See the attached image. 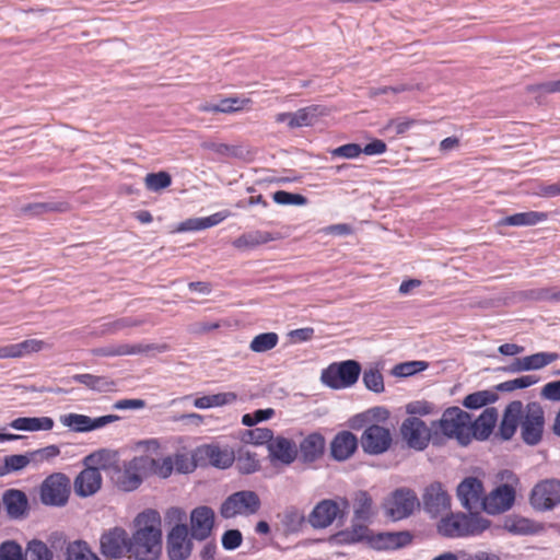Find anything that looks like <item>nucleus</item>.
<instances>
[{"label":"nucleus","mask_w":560,"mask_h":560,"mask_svg":"<svg viewBox=\"0 0 560 560\" xmlns=\"http://www.w3.org/2000/svg\"><path fill=\"white\" fill-rule=\"evenodd\" d=\"M162 521L158 511L148 509L135 518L132 536L129 537V558L158 560L162 552Z\"/></svg>","instance_id":"1"},{"label":"nucleus","mask_w":560,"mask_h":560,"mask_svg":"<svg viewBox=\"0 0 560 560\" xmlns=\"http://www.w3.org/2000/svg\"><path fill=\"white\" fill-rule=\"evenodd\" d=\"M147 476H158L160 478H167L172 475L174 463L171 456L163 458H153L149 455L141 456Z\"/></svg>","instance_id":"34"},{"label":"nucleus","mask_w":560,"mask_h":560,"mask_svg":"<svg viewBox=\"0 0 560 560\" xmlns=\"http://www.w3.org/2000/svg\"><path fill=\"white\" fill-rule=\"evenodd\" d=\"M273 439V431L268 428H255L244 433L243 440L255 445L270 444Z\"/></svg>","instance_id":"51"},{"label":"nucleus","mask_w":560,"mask_h":560,"mask_svg":"<svg viewBox=\"0 0 560 560\" xmlns=\"http://www.w3.org/2000/svg\"><path fill=\"white\" fill-rule=\"evenodd\" d=\"M498 395L492 390H478L467 395L463 400V406L468 409H479L494 402Z\"/></svg>","instance_id":"42"},{"label":"nucleus","mask_w":560,"mask_h":560,"mask_svg":"<svg viewBox=\"0 0 560 560\" xmlns=\"http://www.w3.org/2000/svg\"><path fill=\"white\" fill-rule=\"evenodd\" d=\"M144 322L137 318L122 317L105 325V331L115 334L121 329L141 326Z\"/></svg>","instance_id":"64"},{"label":"nucleus","mask_w":560,"mask_h":560,"mask_svg":"<svg viewBox=\"0 0 560 560\" xmlns=\"http://www.w3.org/2000/svg\"><path fill=\"white\" fill-rule=\"evenodd\" d=\"M354 518L369 521L374 515L373 500L366 491H358L353 499Z\"/></svg>","instance_id":"39"},{"label":"nucleus","mask_w":560,"mask_h":560,"mask_svg":"<svg viewBox=\"0 0 560 560\" xmlns=\"http://www.w3.org/2000/svg\"><path fill=\"white\" fill-rule=\"evenodd\" d=\"M72 380L90 389L98 392L109 390L115 385V383L106 376H97L89 373L75 374L72 376Z\"/></svg>","instance_id":"41"},{"label":"nucleus","mask_w":560,"mask_h":560,"mask_svg":"<svg viewBox=\"0 0 560 560\" xmlns=\"http://www.w3.org/2000/svg\"><path fill=\"white\" fill-rule=\"evenodd\" d=\"M198 455L210 465L221 469L229 468L235 460V454L232 450L213 444L200 446Z\"/></svg>","instance_id":"27"},{"label":"nucleus","mask_w":560,"mask_h":560,"mask_svg":"<svg viewBox=\"0 0 560 560\" xmlns=\"http://www.w3.org/2000/svg\"><path fill=\"white\" fill-rule=\"evenodd\" d=\"M521 436L528 445H536L541 441L545 428V415L540 404L533 401L523 405L521 418Z\"/></svg>","instance_id":"9"},{"label":"nucleus","mask_w":560,"mask_h":560,"mask_svg":"<svg viewBox=\"0 0 560 560\" xmlns=\"http://www.w3.org/2000/svg\"><path fill=\"white\" fill-rule=\"evenodd\" d=\"M433 428L445 439H455L462 445L471 441V417L459 407H450L442 413L440 420L433 421Z\"/></svg>","instance_id":"3"},{"label":"nucleus","mask_w":560,"mask_h":560,"mask_svg":"<svg viewBox=\"0 0 560 560\" xmlns=\"http://www.w3.org/2000/svg\"><path fill=\"white\" fill-rule=\"evenodd\" d=\"M490 527V521L479 513H450L438 523V533L443 537L458 538L478 536Z\"/></svg>","instance_id":"2"},{"label":"nucleus","mask_w":560,"mask_h":560,"mask_svg":"<svg viewBox=\"0 0 560 560\" xmlns=\"http://www.w3.org/2000/svg\"><path fill=\"white\" fill-rule=\"evenodd\" d=\"M70 494V479L62 472L48 476L40 487V499L47 505H65Z\"/></svg>","instance_id":"10"},{"label":"nucleus","mask_w":560,"mask_h":560,"mask_svg":"<svg viewBox=\"0 0 560 560\" xmlns=\"http://www.w3.org/2000/svg\"><path fill=\"white\" fill-rule=\"evenodd\" d=\"M361 365L358 361L346 360L329 364L322 372V382L332 389H343L354 385L360 376Z\"/></svg>","instance_id":"6"},{"label":"nucleus","mask_w":560,"mask_h":560,"mask_svg":"<svg viewBox=\"0 0 560 560\" xmlns=\"http://www.w3.org/2000/svg\"><path fill=\"white\" fill-rule=\"evenodd\" d=\"M0 560H25L21 546L12 540H8L0 546Z\"/></svg>","instance_id":"60"},{"label":"nucleus","mask_w":560,"mask_h":560,"mask_svg":"<svg viewBox=\"0 0 560 560\" xmlns=\"http://www.w3.org/2000/svg\"><path fill=\"white\" fill-rule=\"evenodd\" d=\"M144 184L148 190L159 191L167 188L172 184V177L164 171L158 173H149L144 178Z\"/></svg>","instance_id":"49"},{"label":"nucleus","mask_w":560,"mask_h":560,"mask_svg":"<svg viewBox=\"0 0 560 560\" xmlns=\"http://www.w3.org/2000/svg\"><path fill=\"white\" fill-rule=\"evenodd\" d=\"M13 345L16 359L23 358L31 353L39 352L48 347V345L44 340L38 339H26Z\"/></svg>","instance_id":"50"},{"label":"nucleus","mask_w":560,"mask_h":560,"mask_svg":"<svg viewBox=\"0 0 560 560\" xmlns=\"http://www.w3.org/2000/svg\"><path fill=\"white\" fill-rule=\"evenodd\" d=\"M559 358V354L556 352H538L532 355L524 357L525 368L528 371L530 370H539L544 366L555 362Z\"/></svg>","instance_id":"48"},{"label":"nucleus","mask_w":560,"mask_h":560,"mask_svg":"<svg viewBox=\"0 0 560 560\" xmlns=\"http://www.w3.org/2000/svg\"><path fill=\"white\" fill-rule=\"evenodd\" d=\"M69 210L67 202H35L28 203L22 208L25 214L42 215L47 212H65Z\"/></svg>","instance_id":"43"},{"label":"nucleus","mask_w":560,"mask_h":560,"mask_svg":"<svg viewBox=\"0 0 560 560\" xmlns=\"http://www.w3.org/2000/svg\"><path fill=\"white\" fill-rule=\"evenodd\" d=\"M516 491L513 486L503 483L485 495L482 510L490 515H498L510 510L515 502Z\"/></svg>","instance_id":"15"},{"label":"nucleus","mask_w":560,"mask_h":560,"mask_svg":"<svg viewBox=\"0 0 560 560\" xmlns=\"http://www.w3.org/2000/svg\"><path fill=\"white\" fill-rule=\"evenodd\" d=\"M535 523L524 517H516L506 523V528L513 534H532L535 532Z\"/></svg>","instance_id":"61"},{"label":"nucleus","mask_w":560,"mask_h":560,"mask_svg":"<svg viewBox=\"0 0 560 560\" xmlns=\"http://www.w3.org/2000/svg\"><path fill=\"white\" fill-rule=\"evenodd\" d=\"M30 464L31 459L28 453L5 456L3 458V465L0 466V475L3 477L10 472L22 470Z\"/></svg>","instance_id":"47"},{"label":"nucleus","mask_w":560,"mask_h":560,"mask_svg":"<svg viewBox=\"0 0 560 560\" xmlns=\"http://www.w3.org/2000/svg\"><path fill=\"white\" fill-rule=\"evenodd\" d=\"M103 478L93 466L86 467L74 478L73 489L78 497L86 498L95 494L102 487Z\"/></svg>","instance_id":"22"},{"label":"nucleus","mask_w":560,"mask_h":560,"mask_svg":"<svg viewBox=\"0 0 560 560\" xmlns=\"http://www.w3.org/2000/svg\"><path fill=\"white\" fill-rule=\"evenodd\" d=\"M230 215H231L230 211L223 210V211L215 212L206 218L188 219L180 224L178 230L179 231H200V230L209 229L214 225H218L219 223L224 221Z\"/></svg>","instance_id":"35"},{"label":"nucleus","mask_w":560,"mask_h":560,"mask_svg":"<svg viewBox=\"0 0 560 560\" xmlns=\"http://www.w3.org/2000/svg\"><path fill=\"white\" fill-rule=\"evenodd\" d=\"M66 560H101L86 541L74 540L67 545Z\"/></svg>","instance_id":"40"},{"label":"nucleus","mask_w":560,"mask_h":560,"mask_svg":"<svg viewBox=\"0 0 560 560\" xmlns=\"http://www.w3.org/2000/svg\"><path fill=\"white\" fill-rule=\"evenodd\" d=\"M348 510L349 501L346 498L325 499L314 506L307 521L314 528H326L337 518H343Z\"/></svg>","instance_id":"7"},{"label":"nucleus","mask_w":560,"mask_h":560,"mask_svg":"<svg viewBox=\"0 0 560 560\" xmlns=\"http://www.w3.org/2000/svg\"><path fill=\"white\" fill-rule=\"evenodd\" d=\"M423 509L432 516H438L451 509V495L441 482H433L424 490Z\"/></svg>","instance_id":"20"},{"label":"nucleus","mask_w":560,"mask_h":560,"mask_svg":"<svg viewBox=\"0 0 560 560\" xmlns=\"http://www.w3.org/2000/svg\"><path fill=\"white\" fill-rule=\"evenodd\" d=\"M50 417H20L11 421L10 427L19 431H49L54 428Z\"/></svg>","instance_id":"33"},{"label":"nucleus","mask_w":560,"mask_h":560,"mask_svg":"<svg viewBox=\"0 0 560 560\" xmlns=\"http://www.w3.org/2000/svg\"><path fill=\"white\" fill-rule=\"evenodd\" d=\"M326 450V440L319 432L307 434L299 444L300 459L304 464H313L319 460Z\"/></svg>","instance_id":"23"},{"label":"nucleus","mask_w":560,"mask_h":560,"mask_svg":"<svg viewBox=\"0 0 560 560\" xmlns=\"http://www.w3.org/2000/svg\"><path fill=\"white\" fill-rule=\"evenodd\" d=\"M428 366L429 363L425 361H410L397 364L393 372L397 376L407 377L427 370Z\"/></svg>","instance_id":"57"},{"label":"nucleus","mask_w":560,"mask_h":560,"mask_svg":"<svg viewBox=\"0 0 560 560\" xmlns=\"http://www.w3.org/2000/svg\"><path fill=\"white\" fill-rule=\"evenodd\" d=\"M3 504L9 516L19 518L25 514L28 501L23 491L10 489L3 494Z\"/></svg>","instance_id":"32"},{"label":"nucleus","mask_w":560,"mask_h":560,"mask_svg":"<svg viewBox=\"0 0 560 560\" xmlns=\"http://www.w3.org/2000/svg\"><path fill=\"white\" fill-rule=\"evenodd\" d=\"M363 383L368 389L382 393L384 392V378L382 373L377 369H368L363 373Z\"/></svg>","instance_id":"56"},{"label":"nucleus","mask_w":560,"mask_h":560,"mask_svg":"<svg viewBox=\"0 0 560 560\" xmlns=\"http://www.w3.org/2000/svg\"><path fill=\"white\" fill-rule=\"evenodd\" d=\"M522 412L523 402L520 400H514L506 406L499 425V434L503 440H510L515 434L517 425L521 424Z\"/></svg>","instance_id":"28"},{"label":"nucleus","mask_w":560,"mask_h":560,"mask_svg":"<svg viewBox=\"0 0 560 560\" xmlns=\"http://www.w3.org/2000/svg\"><path fill=\"white\" fill-rule=\"evenodd\" d=\"M383 506L389 518L400 521L410 516L420 506V502L413 490L399 488L386 498Z\"/></svg>","instance_id":"8"},{"label":"nucleus","mask_w":560,"mask_h":560,"mask_svg":"<svg viewBox=\"0 0 560 560\" xmlns=\"http://www.w3.org/2000/svg\"><path fill=\"white\" fill-rule=\"evenodd\" d=\"M498 416L494 407H487L474 422L471 421V438L479 440L489 438L497 424Z\"/></svg>","instance_id":"29"},{"label":"nucleus","mask_w":560,"mask_h":560,"mask_svg":"<svg viewBox=\"0 0 560 560\" xmlns=\"http://www.w3.org/2000/svg\"><path fill=\"white\" fill-rule=\"evenodd\" d=\"M275 416V410L272 408L267 409H258L253 413H245L242 417V423L246 427H254L255 424L268 420Z\"/></svg>","instance_id":"62"},{"label":"nucleus","mask_w":560,"mask_h":560,"mask_svg":"<svg viewBox=\"0 0 560 560\" xmlns=\"http://www.w3.org/2000/svg\"><path fill=\"white\" fill-rule=\"evenodd\" d=\"M100 550L105 558H129V536L121 527L105 530L100 538Z\"/></svg>","instance_id":"11"},{"label":"nucleus","mask_w":560,"mask_h":560,"mask_svg":"<svg viewBox=\"0 0 560 560\" xmlns=\"http://www.w3.org/2000/svg\"><path fill=\"white\" fill-rule=\"evenodd\" d=\"M399 435L402 442L417 452L424 451L430 443L442 445V436L433 428V422L428 425L419 417H407L399 427Z\"/></svg>","instance_id":"4"},{"label":"nucleus","mask_w":560,"mask_h":560,"mask_svg":"<svg viewBox=\"0 0 560 560\" xmlns=\"http://www.w3.org/2000/svg\"><path fill=\"white\" fill-rule=\"evenodd\" d=\"M413 535L409 530L371 533L369 546L378 551L397 550L409 546Z\"/></svg>","instance_id":"18"},{"label":"nucleus","mask_w":560,"mask_h":560,"mask_svg":"<svg viewBox=\"0 0 560 560\" xmlns=\"http://www.w3.org/2000/svg\"><path fill=\"white\" fill-rule=\"evenodd\" d=\"M268 452L272 460L283 465H291L299 456L295 442L284 436H273L268 444Z\"/></svg>","instance_id":"26"},{"label":"nucleus","mask_w":560,"mask_h":560,"mask_svg":"<svg viewBox=\"0 0 560 560\" xmlns=\"http://www.w3.org/2000/svg\"><path fill=\"white\" fill-rule=\"evenodd\" d=\"M170 349L166 343H119L100 350V353L106 357H124L143 354L149 352H165Z\"/></svg>","instance_id":"24"},{"label":"nucleus","mask_w":560,"mask_h":560,"mask_svg":"<svg viewBox=\"0 0 560 560\" xmlns=\"http://www.w3.org/2000/svg\"><path fill=\"white\" fill-rule=\"evenodd\" d=\"M456 495L465 510L469 512L482 510L486 495L483 483L477 477H466L457 486Z\"/></svg>","instance_id":"13"},{"label":"nucleus","mask_w":560,"mask_h":560,"mask_svg":"<svg viewBox=\"0 0 560 560\" xmlns=\"http://www.w3.org/2000/svg\"><path fill=\"white\" fill-rule=\"evenodd\" d=\"M25 560H52L54 555L49 547L42 540L28 541L25 550Z\"/></svg>","instance_id":"45"},{"label":"nucleus","mask_w":560,"mask_h":560,"mask_svg":"<svg viewBox=\"0 0 560 560\" xmlns=\"http://www.w3.org/2000/svg\"><path fill=\"white\" fill-rule=\"evenodd\" d=\"M358 450L357 436L347 430L338 432L330 442V456L337 462L349 459Z\"/></svg>","instance_id":"25"},{"label":"nucleus","mask_w":560,"mask_h":560,"mask_svg":"<svg viewBox=\"0 0 560 560\" xmlns=\"http://www.w3.org/2000/svg\"><path fill=\"white\" fill-rule=\"evenodd\" d=\"M166 551L170 560H187L192 551L191 539L188 538V527L176 524L167 534Z\"/></svg>","instance_id":"16"},{"label":"nucleus","mask_w":560,"mask_h":560,"mask_svg":"<svg viewBox=\"0 0 560 560\" xmlns=\"http://www.w3.org/2000/svg\"><path fill=\"white\" fill-rule=\"evenodd\" d=\"M236 466L243 474H253L260 468V462L255 453L241 448L235 456Z\"/></svg>","instance_id":"44"},{"label":"nucleus","mask_w":560,"mask_h":560,"mask_svg":"<svg viewBox=\"0 0 560 560\" xmlns=\"http://www.w3.org/2000/svg\"><path fill=\"white\" fill-rule=\"evenodd\" d=\"M279 342V336L276 332H262L255 336L250 343L249 349L256 353L267 352L273 349Z\"/></svg>","instance_id":"46"},{"label":"nucleus","mask_w":560,"mask_h":560,"mask_svg":"<svg viewBox=\"0 0 560 560\" xmlns=\"http://www.w3.org/2000/svg\"><path fill=\"white\" fill-rule=\"evenodd\" d=\"M60 448L57 445H48L43 448H38L32 452H28L31 464L40 465L45 462H49L55 457L59 456Z\"/></svg>","instance_id":"54"},{"label":"nucleus","mask_w":560,"mask_h":560,"mask_svg":"<svg viewBox=\"0 0 560 560\" xmlns=\"http://www.w3.org/2000/svg\"><path fill=\"white\" fill-rule=\"evenodd\" d=\"M406 412L408 413V417H423L433 415L435 412V407L432 402H429L427 400H418L409 402L406 406Z\"/></svg>","instance_id":"58"},{"label":"nucleus","mask_w":560,"mask_h":560,"mask_svg":"<svg viewBox=\"0 0 560 560\" xmlns=\"http://www.w3.org/2000/svg\"><path fill=\"white\" fill-rule=\"evenodd\" d=\"M250 105V98L226 97L219 102V109L223 114H233L248 109Z\"/></svg>","instance_id":"53"},{"label":"nucleus","mask_w":560,"mask_h":560,"mask_svg":"<svg viewBox=\"0 0 560 560\" xmlns=\"http://www.w3.org/2000/svg\"><path fill=\"white\" fill-rule=\"evenodd\" d=\"M370 536L371 532L368 526L359 524L336 533L330 537V541L336 545H353L361 541L369 544Z\"/></svg>","instance_id":"31"},{"label":"nucleus","mask_w":560,"mask_h":560,"mask_svg":"<svg viewBox=\"0 0 560 560\" xmlns=\"http://www.w3.org/2000/svg\"><path fill=\"white\" fill-rule=\"evenodd\" d=\"M538 382V377L535 375H523L521 377L509 380L497 385V389L500 392H513L520 388H527Z\"/></svg>","instance_id":"52"},{"label":"nucleus","mask_w":560,"mask_h":560,"mask_svg":"<svg viewBox=\"0 0 560 560\" xmlns=\"http://www.w3.org/2000/svg\"><path fill=\"white\" fill-rule=\"evenodd\" d=\"M276 238L277 237L272 233L267 231H252L238 236L234 241L233 245L240 249L254 248L275 241Z\"/></svg>","instance_id":"37"},{"label":"nucleus","mask_w":560,"mask_h":560,"mask_svg":"<svg viewBox=\"0 0 560 560\" xmlns=\"http://www.w3.org/2000/svg\"><path fill=\"white\" fill-rule=\"evenodd\" d=\"M393 443L392 432L380 424L365 428L361 436L363 451L370 455H380L389 450Z\"/></svg>","instance_id":"12"},{"label":"nucleus","mask_w":560,"mask_h":560,"mask_svg":"<svg viewBox=\"0 0 560 560\" xmlns=\"http://www.w3.org/2000/svg\"><path fill=\"white\" fill-rule=\"evenodd\" d=\"M305 517L303 513H301L298 510H289L284 513L282 524L285 528H288L291 532L299 530L302 525L304 524Z\"/></svg>","instance_id":"63"},{"label":"nucleus","mask_w":560,"mask_h":560,"mask_svg":"<svg viewBox=\"0 0 560 560\" xmlns=\"http://www.w3.org/2000/svg\"><path fill=\"white\" fill-rule=\"evenodd\" d=\"M316 112L317 106H308L299 109L296 113L292 114L291 120L289 121V126L291 128L311 126Z\"/></svg>","instance_id":"55"},{"label":"nucleus","mask_w":560,"mask_h":560,"mask_svg":"<svg viewBox=\"0 0 560 560\" xmlns=\"http://www.w3.org/2000/svg\"><path fill=\"white\" fill-rule=\"evenodd\" d=\"M272 199L279 205H296L304 206L307 202V198L300 194H293L285 190H277L272 195Z\"/></svg>","instance_id":"59"},{"label":"nucleus","mask_w":560,"mask_h":560,"mask_svg":"<svg viewBox=\"0 0 560 560\" xmlns=\"http://www.w3.org/2000/svg\"><path fill=\"white\" fill-rule=\"evenodd\" d=\"M236 400L237 395L233 392L218 393L196 398L194 400V406L198 409H208L230 405Z\"/></svg>","instance_id":"38"},{"label":"nucleus","mask_w":560,"mask_h":560,"mask_svg":"<svg viewBox=\"0 0 560 560\" xmlns=\"http://www.w3.org/2000/svg\"><path fill=\"white\" fill-rule=\"evenodd\" d=\"M214 526V512L209 506H198L190 513V535L202 541L211 536Z\"/></svg>","instance_id":"21"},{"label":"nucleus","mask_w":560,"mask_h":560,"mask_svg":"<svg viewBox=\"0 0 560 560\" xmlns=\"http://www.w3.org/2000/svg\"><path fill=\"white\" fill-rule=\"evenodd\" d=\"M141 456H136L131 460L124 463L121 469H117L115 482L122 491H133L140 487L145 475Z\"/></svg>","instance_id":"17"},{"label":"nucleus","mask_w":560,"mask_h":560,"mask_svg":"<svg viewBox=\"0 0 560 560\" xmlns=\"http://www.w3.org/2000/svg\"><path fill=\"white\" fill-rule=\"evenodd\" d=\"M84 464L93 466L98 470L116 468L118 465V452L107 448L98 450L88 455L84 458Z\"/></svg>","instance_id":"36"},{"label":"nucleus","mask_w":560,"mask_h":560,"mask_svg":"<svg viewBox=\"0 0 560 560\" xmlns=\"http://www.w3.org/2000/svg\"><path fill=\"white\" fill-rule=\"evenodd\" d=\"M548 212L526 211L508 215L500 220L499 224L503 226H534L547 221Z\"/></svg>","instance_id":"30"},{"label":"nucleus","mask_w":560,"mask_h":560,"mask_svg":"<svg viewBox=\"0 0 560 560\" xmlns=\"http://www.w3.org/2000/svg\"><path fill=\"white\" fill-rule=\"evenodd\" d=\"M530 504L538 511L553 509L560 503V481L550 479L537 483L530 493Z\"/></svg>","instance_id":"14"},{"label":"nucleus","mask_w":560,"mask_h":560,"mask_svg":"<svg viewBox=\"0 0 560 560\" xmlns=\"http://www.w3.org/2000/svg\"><path fill=\"white\" fill-rule=\"evenodd\" d=\"M117 420H119L117 415H107L94 419L80 413H68L60 417V422L75 432H89L101 429Z\"/></svg>","instance_id":"19"},{"label":"nucleus","mask_w":560,"mask_h":560,"mask_svg":"<svg viewBox=\"0 0 560 560\" xmlns=\"http://www.w3.org/2000/svg\"><path fill=\"white\" fill-rule=\"evenodd\" d=\"M261 508L259 495L252 490L236 491L230 494L220 506L223 518L255 515Z\"/></svg>","instance_id":"5"}]
</instances>
